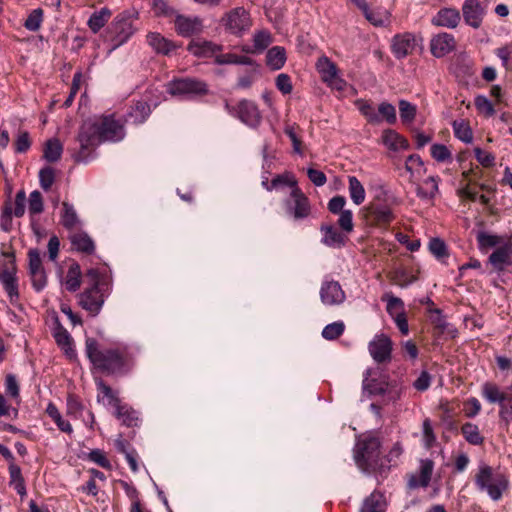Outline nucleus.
<instances>
[{
  "label": "nucleus",
  "instance_id": "c85d7f7f",
  "mask_svg": "<svg viewBox=\"0 0 512 512\" xmlns=\"http://www.w3.org/2000/svg\"><path fill=\"white\" fill-rule=\"evenodd\" d=\"M382 143L394 152L407 150L410 147L408 140L392 129H385L382 133Z\"/></svg>",
  "mask_w": 512,
  "mask_h": 512
},
{
  "label": "nucleus",
  "instance_id": "bb28decb",
  "mask_svg": "<svg viewBox=\"0 0 512 512\" xmlns=\"http://www.w3.org/2000/svg\"><path fill=\"white\" fill-rule=\"evenodd\" d=\"M433 462L431 460H421L419 472L417 474L411 475L408 481V485L410 488H418V487H427L430 483L432 472H433Z\"/></svg>",
  "mask_w": 512,
  "mask_h": 512
},
{
  "label": "nucleus",
  "instance_id": "f03ea898",
  "mask_svg": "<svg viewBox=\"0 0 512 512\" xmlns=\"http://www.w3.org/2000/svg\"><path fill=\"white\" fill-rule=\"evenodd\" d=\"M475 237L479 251L482 254L490 252L486 264L492 272L501 275L512 266V235L480 229Z\"/></svg>",
  "mask_w": 512,
  "mask_h": 512
},
{
  "label": "nucleus",
  "instance_id": "37998d69",
  "mask_svg": "<svg viewBox=\"0 0 512 512\" xmlns=\"http://www.w3.org/2000/svg\"><path fill=\"white\" fill-rule=\"evenodd\" d=\"M109 17L110 12L106 8H103L100 11H96L90 16L87 22L88 27L93 33H97L101 28L105 26Z\"/></svg>",
  "mask_w": 512,
  "mask_h": 512
},
{
  "label": "nucleus",
  "instance_id": "c03bdc74",
  "mask_svg": "<svg viewBox=\"0 0 512 512\" xmlns=\"http://www.w3.org/2000/svg\"><path fill=\"white\" fill-rule=\"evenodd\" d=\"M46 412L54 420L59 430L68 434L73 432L70 422L62 418L58 408L53 403L48 404Z\"/></svg>",
  "mask_w": 512,
  "mask_h": 512
},
{
  "label": "nucleus",
  "instance_id": "412c9836",
  "mask_svg": "<svg viewBox=\"0 0 512 512\" xmlns=\"http://www.w3.org/2000/svg\"><path fill=\"white\" fill-rule=\"evenodd\" d=\"M456 48V40L452 34L442 32L430 41V51L437 58L444 57Z\"/></svg>",
  "mask_w": 512,
  "mask_h": 512
},
{
  "label": "nucleus",
  "instance_id": "4468645a",
  "mask_svg": "<svg viewBox=\"0 0 512 512\" xmlns=\"http://www.w3.org/2000/svg\"><path fill=\"white\" fill-rule=\"evenodd\" d=\"M2 256L7 258V260L0 265V282L10 299H13L14 297L17 298L19 296V292L16 277L17 266L14 253L2 252Z\"/></svg>",
  "mask_w": 512,
  "mask_h": 512
},
{
  "label": "nucleus",
  "instance_id": "bf43d9fd",
  "mask_svg": "<svg viewBox=\"0 0 512 512\" xmlns=\"http://www.w3.org/2000/svg\"><path fill=\"white\" fill-rule=\"evenodd\" d=\"M60 224H78L77 213L72 204L62 203Z\"/></svg>",
  "mask_w": 512,
  "mask_h": 512
},
{
  "label": "nucleus",
  "instance_id": "b1692460",
  "mask_svg": "<svg viewBox=\"0 0 512 512\" xmlns=\"http://www.w3.org/2000/svg\"><path fill=\"white\" fill-rule=\"evenodd\" d=\"M103 302V295L101 294L100 288L97 285L86 289L80 296V305L82 308L89 311L93 315L99 312Z\"/></svg>",
  "mask_w": 512,
  "mask_h": 512
},
{
  "label": "nucleus",
  "instance_id": "ddd939ff",
  "mask_svg": "<svg viewBox=\"0 0 512 512\" xmlns=\"http://www.w3.org/2000/svg\"><path fill=\"white\" fill-rule=\"evenodd\" d=\"M225 110L232 116L237 117L249 127L256 128L260 125L262 116L255 102L247 99L239 101L236 106L225 102Z\"/></svg>",
  "mask_w": 512,
  "mask_h": 512
},
{
  "label": "nucleus",
  "instance_id": "4be33fe9",
  "mask_svg": "<svg viewBox=\"0 0 512 512\" xmlns=\"http://www.w3.org/2000/svg\"><path fill=\"white\" fill-rule=\"evenodd\" d=\"M415 38L411 33L396 34L392 38L391 51L397 59H403L415 49Z\"/></svg>",
  "mask_w": 512,
  "mask_h": 512
},
{
  "label": "nucleus",
  "instance_id": "79ce46f5",
  "mask_svg": "<svg viewBox=\"0 0 512 512\" xmlns=\"http://www.w3.org/2000/svg\"><path fill=\"white\" fill-rule=\"evenodd\" d=\"M385 499L383 494L373 492L365 501L361 512H384Z\"/></svg>",
  "mask_w": 512,
  "mask_h": 512
},
{
  "label": "nucleus",
  "instance_id": "20e7f679",
  "mask_svg": "<svg viewBox=\"0 0 512 512\" xmlns=\"http://www.w3.org/2000/svg\"><path fill=\"white\" fill-rule=\"evenodd\" d=\"M474 482L477 489L486 493L493 501L500 500L509 487L508 476L484 462L479 464Z\"/></svg>",
  "mask_w": 512,
  "mask_h": 512
},
{
  "label": "nucleus",
  "instance_id": "f3484780",
  "mask_svg": "<svg viewBox=\"0 0 512 512\" xmlns=\"http://www.w3.org/2000/svg\"><path fill=\"white\" fill-rule=\"evenodd\" d=\"M461 10L466 25L473 29L481 27L486 10L479 0H465Z\"/></svg>",
  "mask_w": 512,
  "mask_h": 512
},
{
  "label": "nucleus",
  "instance_id": "052dcab7",
  "mask_svg": "<svg viewBox=\"0 0 512 512\" xmlns=\"http://www.w3.org/2000/svg\"><path fill=\"white\" fill-rule=\"evenodd\" d=\"M31 138L28 131H19L17 138L15 140V152L16 153H26L31 147Z\"/></svg>",
  "mask_w": 512,
  "mask_h": 512
},
{
  "label": "nucleus",
  "instance_id": "2eb2a0df",
  "mask_svg": "<svg viewBox=\"0 0 512 512\" xmlns=\"http://www.w3.org/2000/svg\"><path fill=\"white\" fill-rule=\"evenodd\" d=\"M106 39L110 43V49L115 50L128 40V12L123 11L117 15L107 28Z\"/></svg>",
  "mask_w": 512,
  "mask_h": 512
},
{
  "label": "nucleus",
  "instance_id": "423d86ee",
  "mask_svg": "<svg viewBox=\"0 0 512 512\" xmlns=\"http://www.w3.org/2000/svg\"><path fill=\"white\" fill-rule=\"evenodd\" d=\"M360 212L366 224H389L397 220L396 206L385 193L377 195Z\"/></svg>",
  "mask_w": 512,
  "mask_h": 512
},
{
  "label": "nucleus",
  "instance_id": "69168bd1",
  "mask_svg": "<svg viewBox=\"0 0 512 512\" xmlns=\"http://www.w3.org/2000/svg\"><path fill=\"white\" fill-rule=\"evenodd\" d=\"M88 459L102 468H109L110 462L105 453L100 449H93L88 453Z\"/></svg>",
  "mask_w": 512,
  "mask_h": 512
},
{
  "label": "nucleus",
  "instance_id": "cd10ccee",
  "mask_svg": "<svg viewBox=\"0 0 512 512\" xmlns=\"http://www.w3.org/2000/svg\"><path fill=\"white\" fill-rule=\"evenodd\" d=\"M346 198L341 195L332 197L328 202V210L333 214H339L336 224H353V214L351 210H345Z\"/></svg>",
  "mask_w": 512,
  "mask_h": 512
},
{
  "label": "nucleus",
  "instance_id": "6ab92c4d",
  "mask_svg": "<svg viewBox=\"0 0 512 512\" xmlns=\"http://www.w3.org/2000/svg\"><path fill=\"white\" fill-rule=\"evenodd\" d=\"M320 298L324 305L334 306L342 304L346 295L337 281L325 280L320 288Z\"/></svg>",
  "mask_w": 512,
  "mask_h": 512
},
{
  "label": "nucleus",
  "instance_id": "13d9d810",
  "mask_svg": "<svg viewBox=\"0 0 512 512\" xmlns=\"http://www.w3.org/2000/svg\"><path fill=\"white\" fill-rule=\"evenodd\" d=\"M345 325L342 321H336L326 325L322 331V336L327 340H334L344 332Z\"/></svg>",
  "mask_w": 512,
  "mask_h": 512
},
{
  "label": "nucleus",
  "instance_id": "0eeeda50",
  "mask_svg": "<svg viewBox=\"0 0 512 512\" xmlns=\"http://www.w3.org/2000/svg\"><path fill=\"white\" fill-rule=\"evenodd\" d=\"M482 397L490 404H498L499 417L505 423L512 422V384L505 390L494 382H484L481 386Z\"/></svg>",
  "mask_w": 512,
  "mask_h": 512
},
{
  "label": "nucleus",
  "instance_id": "680f3d73",
  "mask_svg": "<svg viewBox=\"0 0 512 512\" xmlns=\"http://www.w3.org/2000/svg\"><path fill=\"white\" fill-rule=\"evenodd\" d=\"M477 161L485 168H490L495 164V156L483 149L477 147L474 149Z\"/></svg>",
  "mask_w": 512,
  "mask_h": 512
},
{
  "label": "nucleus",
  "instance_id": "5701e85b",
  "mask_svg": "<svg viewBox=\"0 0 512 512\" xmlns=\"http://www.w3.org/2000/svg\"><path fill=\"white\" fill-rule=\"evenodd\" d=\"M53 337L57 345L64 351L68 358L72 359L76 357V352L73 349L72 337L60 323L57 316L54 319Z\"/></svg>",
  "mask_w": 512,
  "mask_h": 512
},
{
  "label": "nucleus",
  "instance_id": "a211bd4d",
  "mask_svg": "<svg viewBox=\"0 0 512 512\" xmlns=\"http://www.w3.org/2000/svg\"><path fill=\"white\" fill-rule=\"evenodd\" d=\"M175 30L182 37L198 35L203 31V20L198 16L177 14L174 19Z\"/></svg>",
  "mask_w": 512,
  "mask_h": 512
},
{
  "label": "nucleus",
  "instance_id": "a18cd8bd",
  "mask_svg": "<svg viewBox=\"0 0 512 512\" xmlns=\"http://www.w3.org/2000/svg\"><path fill=\"white\" fill-rule=\"evenodd\" d=\"M284 187H289V188H291V190H293L294 187H298L297 180L289 172H285L283 174H279V175L275 176L271 180L270 186H269V188H274L275 190H279Z\"/></svg>",
  "mask_w": 512,
  "mask_h": 512
},
{
  "label": "nucleus",
  "instance_id": "8fccbe9b",
  "mask_svg": "<svg viewBox=\"0 0 512 512\" xmlns=\"http://www.w3.org/2000/svg\"><path fill=\"white\" fill-rule=\"evenodd\" d=\"M399 113L401 121L404 125L410 124L414 121L417 113V108L414 104L406 101H399Z\"/></svg>",
  "mask_w": 512,
  "mask_h": 512
},
{
  "label": "nucleus",
  "instance_id": "1a4fd4ad",
  "mask_svg": "<svg viewBox=\"0 0 512 512\" xmlns=\"http://www.w3.org/2000/svg\"><path fill=\"white\" fill-rule=\"evenodd\" d=\"M356 106L371 125H378L382 121H386L389 125H394L397 121L396 109L388 102L380 103L377 111L371 102L362 99L356 101Z\"/></svg>",
  "mask_w": 512,
  "mask_h": 512
},
{
  "label": "nucleus",
  "instance_id": "f704fd0d",
  "mask_svg": "<svg viewBox=\"0 0 512 512\" xmlns=\"http://www.w3.org/2000/svg\"><path fill=\"white\" fill-rule=\"evenodd\" d=\"M316 68L321 75V80L324 83L330 82V80L335 78L339 72L337 65L326 56H322L318 59Z\"/></svg>",
  "mask_w": 512,
  "mask_h": 512
},
{
  "label": "nucleus",
  "instance_id": "e433bc0d",
  "mask_svg": "<svg viewBox=\"0 0 512 512\" xmlns=\"http://www.w3.org/2000/svg\"><path fill=\"white\" fill-rule=\"evenodd\" d=\"M26 208V193L23 189L19 190L16 194L13 203H6L4 206V214L11 215L12 213L16 217H21L25 213Z\"/></svg>",
  "mask_w": 512,
  "mask_h": 512
},
{
  "label": "nucleus",
  "instance_id": "ea45409f",
  "mask_svg": "<svg viewBox=\"0 0 512 512\" xmlns=\"http://www.w3.org/2000/svg\"><path fill=\"white\" fill-rule=\"evenodd\" d=\"M66 289L70 292H75L80 288L81 285V268L77 262L72 263L69 266L66 280Z\"/></svg>",
  "mask_w": 512,
  "mask_h": 512
},
{
  "label": "nucleus",
  "instance_id": "4c0bfd02",
  "mask_svg": "<svg viewBox=\"0 0 512 512\" xmlns=\"http://www.w3.org/2000/svg\"><path fill=\"white\" fill-rule=\"evenodd\" d=\"M9 475H10V484L14 486V489L20 496L26 495V486L25 480L22 476V471L20 466L15 463L9 464Z\"/></svg>",
  "mask_w": 512,
  "mask_h": 512
},
{
  "label": "nucleus",
  "instance_id": "aec40b11",
  "mask_svg": "<svg viewBox=\"0 0 512 512\" xmlns=\"http://www.w3.org/2000/svg\"><path fill=\"white\" fill-rule=\"evenodd\" d=\"M353 226H322V242L331 247H340L345 243Z\"/></svg>",
  "mask_w": 512,
  "mask_h": 512
},
{
  "label": "nucleus",
  "instance_id": "dca6fc26",
  "mask_svg": "<svg viewBox=\"0 0 512 512\" xmlns=\"http://www.w3.org/2000/svg\"><path fill=\"white\" fill-rule=\"evenodd\" d=\"M368 350L375 362H388L391 359L392 342L385 334H378L369 342Z\"/></svg>",
  "mask_w": 512,
  "mask_h": 512
},
{
  "label": "nucleus",
  "instance_id": "603ef678",
  "mask_svg": "<svg viewBox=\"0 0 512 512\" xmlns=\"http://www.w3.org/2000/svg\"><path fill=\"white\" fill-rule=\"evenodd\" d=\"M43 197L38 190H34L30 193L28 199V212L31 217L40 214L43 211Z\"/></svg>",
  "mask_w": 512,
  "mask_h": 512
},
{
  "label": "nucleus",
  "instance_id": "a19ab883",
  "mask_svg": "<svg viewBox=\"0 0 512 512\" xmlns=\"http://www.w3.org/2000/svg\"><path fill=\"white\" fill-rule=\"evenodd\" d=\"M348 183L349 196L351 200L356 205L362 204L366 196L365 189L362 183L358 180L356 176H349Z\"/></svg>",
  "mask_w": 512,
  "mask_h": 512
},
{
  "label": "nucleus",
  "instance_id": "6e6552de",
  "mask_svg": "<svg viewBox=\"0 0 512 512\" xmlns=\"http://www.w3.org/2000/svg\"><path fill=\"white\" fill-rule=\"evenodd\" d=\"M380 443L376 437L368 436L359 439L354 449L356 465L364 472L375 469L378 464Z\"/></svg>",
  "mask_w": 512,
  "mask_h": 512
},
{
  "label": "nucleus",
  "instance_id": "c9c22d12",
  "mask_svg": "<svg viewBox=\"0 0 512 512\" xmlns=\"http://www.w3.org/2000/svg\"><path fill=\"white\" fill-rule=\"evenodd\" d=\"M133 102L134 105L131 107L130 118H133L135 124H142L151 114V107L146 99L133 100Z\"/></svg>",
  "mask_w": 512,
  "mask_h": 512
},
{
  "label": "nucleus",
  "instance_id": "e2e57ef3",
  "mask_svg": "<svg viewBox=\"0 0 512 512\" xmlns=\"http://www.w3.org/2000/svg\"><path fill=\"white\" fill-rule=\"evenodd\" d=\"M32 286L36 291H41L47 283V276L44 269L29 272Z\"/></svg>",
  "mask_w": 512,
  "mask_h": 512
},
{
  "label": "nucleus",
  "instance_id": "864d4df0",
  "mask_svg": "<svg viewBox=\"0 0 512 512\" xmlns=\"http://www.w3.org/2000/svg\"><path fill=\"white\" fill-rule=\"evenodd\" d=\"M43 21V10L41 8H37L31 11L28 15L27 19L24 22V27L32 32H36L40 29L41 23Z\"/></svg>",
  "mask_w": 512,
  "mask_h": 512
},
{
  "label": "nucleus",
  "instance_id": "58836bf2",
  "mask_svg": "<svg viewBox=\"0 0 512 512\" xmlns=\"http://www.w3.org/2000/svg\"><path fill=\"white\" fill-rule=\"evenodd\" d=\"M461 433L465 440L471 445L478 446L484 442V437L481 435L478 426L471 422L462 425Z\"/></svg>",
  "mask_w": 512,
  "mask_h": 512
},
{
  "label": "nucleus",
  "instance_id": "393cba45",
  "mask_svg": "<svg viewBox=\"0 0 512 512\" xmlns=\"http://www.w3.org/2000/svg\"><path fill=\"white\" fill-rule=\"evenodd\" d=\"M99 388L103 393V397L107 400L106 404L113 409V415L125 425L128 420V410L126 407L120 405L119 398L109 386L100 382Z\"/></svg>",
  "mask_w": 512,
  "mask_h": 512
},
{
  "label": "nucleus",
  "instance_id": "7ed1b4c3",
  "mask_svg": "<svg viewBox=\"0 0 512 512\" xmlns=\"http://www.w3.org/2000/svg\"><path fill=\"white\" fill-rule=\"evenodd\" d=\"M85 353L93 367L105 374L119 372L126 362L125 348H102L92 337L85 340Z\"/></svg>",
  "mask_w": 512,
  "mask_h": 512
},
{
  "label": "nucleus",
  "instance_id": "774afa93",
  "mask_svg": "<svg viewBox=\"0 0 512 512\" xmlns=\"http://www.w3.org/2000/svg\"><path fill=\"white\" fill-rule=\"evenodd\" d=\"M307 176L309 180L318 187H321L326 184L327 177L324 172L314 169V168H308L307 170Z\"/></svg>",
  "mask_w": 512,
  "mask_h": 512
},
{
  "label": "nucleus",
  "instance_id": "c756f323",
  "mask_svg": "<svg viewBox=\"0 0 512 512\" xmlns=\"http://www.w3.org/2000/svg\"><path fill=\"white\" fill-rule=\"evenodd\" d=\"M147 42L157 53L163 55H170L177 48L173 41L166 39L156 32H151L147 35Z\"/></svg>",
  "mask_w": 512,
  "mask_h": 512
},
{
  "label": "nucleus",
  "instance_id": "7c9ffc66",
  "mask_svg": "<svg viewBox=\"0 0 512 512\" xmlns=\"http://www.w3.org/2000/svg\"><path fill=\"white\" fill-rule=\"evenodd\" d=\"M221 48L220 46L214 44L211 41L206 40H192L188 46L187 50L197 57H212L216 54L217 51H219Z\"/></svg>",
  "mask_w": 512,
  "mask_h": 512
},
{
  "label": "nucleus",
  "instance_id": "09e8293b",
  "mask_svg": "<svg viewBox=\"0 0 512 512\" xmlns=\"http://www.w3.org/2000/svg\"><path fill=\"white\" fill-rule=\"evenodd\" d=\"M272 35L267 30L257 31L253 36L254 51L262 53L272 43Z\"/></svg>",
  "mask_w": 512,
  "mask_h": 512
},
{
  "label": "nucleus",
  "instance_id": "6e6d98bb",
  "mask_svg": "<svg viewBox=\"0 0 512 512\" xmlns=\"http://www.w3.org/2000/svg\"><path fill=\"white\" fill-rule=\"evenodd\" d=\"M430 153L433 159H435L438 162H451L452 161V154L450 150L447 148V146L443 144H433L430 147Z\"/></svg>",
  "mask_w": 512,
  "mask_h": 512
},
{
  "label": "nucleus",
  "instance_id": "2f4dec72",
  "mask_svg": "<svg viewBox=\"0 0 512 512\" xmlns=\"http://www.w3.org/2000/svg\"><path fill=\"white\" fill-rule=\"evenodd\" d=\"M72 247L78 252L91 255L95 251V244L91 237L83 231L74 232L69 236Z\"/></svg>",
  "mask_w": 512,
  "mask_h": 512
},
{
  "label": "nucleus",
  "instance_id": "338daca9",
  "mask_svg": "<svg viewBox=\"0 0 512 512\" xmlns=\"http://www.w3.org/2000/svg\"><path fill=\"white\" fill-rule=\"evenodd\" d=\"M429 250L437 258H442L447 254L446 245L439 238H434L430 241Z\"/></svg>",
  "mask_w": 512,
  "mask_h": 512
},
{
  "label": "nucleus",
  "instance_id": "f8f14e48",
  "mask_svg": "<svg viewBox=\"0 0 512 512\" xmlns=\"http://www.w3.org/2000/svg\"><path fill=\"white\" fill-rule=\"evenodd\" d=\"M285 213L295 221L306 220L311 213L309 198L299 187H294L290 195L283 201Z\"/></svg>",
  "mask_w": 512,
  "mask_h": 512
},
{
  "label": "nucleus",
  "instance_id": "4d7b16f0",
  "mask_svg": "<svg viewBox=\"0 0 512 512\" xmlns=\"http://www.w3.org/2000/svg\"><path fill=\"white\" fill-rule=\"evenodd\" d=\"M152 10L157 17H172L176 11L165 0H152Z\"/></svg>",
  "mask_w": 512,
  "mask_h": 512
},
{
  "label": "nucleus",
  "instance_id": "3c124183",
  "mask_svg": "<svg viewBox=\"0 0 512 512\" xmlns=\"http://www.w3.org/2000/svg\"><path fill=\"white\" fill-rule=\"evenodd\" d=\"M55 181V169L51 166H44L39 171L40 186L44 191H49Z\"/></svg>",
  "mask_w": 512,
  "mask_h": 512
},
{
  "label": "nucleus",
  "instance_id": "39448f33",
  "mask_svg": "<svg viewBox=\"0 0 512 512\" xmlns=\"http://www.w3.org/2000/svg\"><path fill=\"white\" fill-rule=\"evenodd\" d=\"M363 394L381 396L385 403L394 402L401 397L402 388L388 382L387 375L380 368H369L363 379Z\"/></svg>",
  "mask_w": 512,
  "mask_h": 512
},
{
  "label": "nucleus",
  "instance_id": "473e14b6",
  "mask_svg": "<svg viewBox=\"0 0 512 512\" xmlns=\"http://www.w3.org/2000/svg\"><path fill=\"white\" fill-rule=\"evenodd\" d=\"M286 51L284 47L273 46L267 51L266 65L271 70H280L286 63Z\"/></svg>",
  "mask_w": 512,
  "mask_h": 512
},
{
  "label": "nucleus",
  "instance_id": "72a5a7b5",
  "mask_svg": "<svg viewBox=\"0 0 512 512\" xmlns=\"http://www.w3.org/2000/svg\"><path fill=\"white\" fill-rule=\"evenodd\" d=\"M63 145L58 138H50L45 142L43 158L49 163H55L61 159Z\"/></svg>",
  "mask_w": 512,
  "mask_h": 512
},
{
  "label": "nucleus",
  "instance_id": "de8ad7c7",
  "mask_svg": "<svg viewBox=\"0 0 512 512\" xmlns=\"http://www.w3.org/2000/svg\"><path fill=\"white\" fill-rule=\"evenodd\" d=\"M382 300L386 301V303H387L386 310H387V313L391 317L405 312L404 303L400 298L393 296L392 294L386 293L382 297Z\"/></svg>",
  "mask_w": 512,
  "mask_h": 512
},
{
  "label": "nucleus",
  "instance_id": "0e129e2a",
  "mask_svg": "<svg viewBox=\"0 0 512 512\" xmlns=\"http://www.w3.org/2000/svg\"><path fill=\"white\" fill-rule=\"evenodd\" d=\"M275 85L284 95L290 94L293 90L291 78L288 74L281 73L276 77Z\"/></svg>",
  "mask_w": 512,
  "mask_h": 512
},
{
  "label": "nucleus",
  "instance_id": "f257e3e1",
  "mask_svg": "<svg viewBox=\"0 0 512 512\" xmlns=\"http://www.w3.org/2000/svg\"><path fill=\"white\" fill-rule=\"evenodd\" d=\"M124 136V126L114 118V115H102L85 120L77 135L80 148L72 155L73 159L76 163H87L93 159L98 145L105 141H119Z\"/></svg>",
  "mask_w": 512,
  "mask_h": 512
},
{
  "label": "nucleus",
  "instance_id": "5fc2aeb1",
  "mask_svg": "<svg viewBox=\"0 0 512 512\" xmlns=\"http://www.w3.org/2000/svg\"><path fill=\"white\" fill-rule=\"evenodd\" d=\"M474 105L479 113L485 117H492L495 114V109L492 102L484 95H478L475 97Z\"/></svg>",
  "mask_w": 512,
  "mask_h": 512
},
{
  "label": "nucleus",
  "instance_id": "9d476101",
  "mask_svg": "<svg viewBox=\"0 0 512 512\" xmlns=\"http://www.w3.org/2000/svg\"><path fill=\"white\" fill-rule=\"evenodd\" d=\"M167 92L173 96H204L209 92L206 82L190 77L175 78L167 84Z\"/></svg>",
  "mask_w": 512,
  "mask_h": 512
},
{
  "label": "nucleus",
  "instance_id": "9b49d317",
  "mask_svg": "<svg viewBox=\"0 0 512 512\" xmlns=\"http://www.w3.org/2000/svg\"><path fill=\"white\" fill-rule=\"evenodd\" d=\"M221 23L230 34L241 37L249 31L252 19L249 11L241 6L226 12L221 18Z\"/></svg>",
  "mask_w": 512,
  "mask_h": 512
},
{
  "label": "nucleus",
  "instance_id": "49530a36",
  "mask_svg": "<svg viewBox=\"0 0 512 512\" xmlns=\"http://www.w3.org/2000/svg\"><path fill=\"white\" fill-rule=\"evenodd\" d=\"M454 135L464 143H470L473 140V132L469 124L465 121H454Z\"/></svg>",
  "mask_w": 512,
  "mask_h": 512
},
{
  "label": "nucleus",
  "instance_id": "a878e982",
  "mask_svg": "<svg viewBox=\"0 0 512 512\" xmlns=\"http://www.w3.org/2000/svg\"><path fill=\"white\" fill-rule=\"evenodd\" d=\"M461 21L460 11L456 8H441L432 18V24L450 29L456 28Z\"/></svg>",
  "mask_w": 512,
  "mask_h": 512
}]
</instances>
